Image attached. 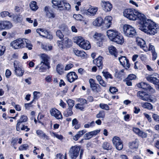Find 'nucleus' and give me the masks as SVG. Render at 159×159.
<instances>
[{"label": "nucleus", "mask_w": 159, "mask_h": 159, "mask_svg": "<svg viewBox=\"0 0 159 159\" xmlns=\"http://www.w3.org/2000/svg\"><path fill=\"white\" fill-rule=\"evenodd\" d=\"M56 68L57 72L59 74H61L63 71V69L64 67L62 65L58 64L57 65Z\"/></svg>", "instance_id": "de8ad7c7"}, {"label": "nucleus", "mask_w": 159, "mask_h": 159, "mask_svg": "<svg viewBox=\"0 0 159 159\" xmlns=\"http://www.w3.org/2000/svg\"><path fill=\"white\" fill-rule=\"evenodd\" d=\"M29 147V146L27 144H24L21 145L19 148L20 151H23L26 150Z\"/></svg>", "instance_id": "4d7b16f0"}, {"label": "nucleus", "mask_w": 159, "mask_h": 159, "mask_svg": "<svg viewBox=\"0 0 159 159\" xmlns=\"http://www.w3.org/2000/svg\"><path fill=\"white\" fill-rule=\"evenodd\" d=\"M72 124V125L74 126V128L76 129H79L81 126L80 124L79 123L78 121L76 118L73 120Z\"/></svg>", "instance_id": "c9c22d12"}, {"label": "nucleus", "mask_w": 159, "mask_h": 159, "mask_svg": "<svg viewBox=\"0 0 159 159\" xmlns=\"http://www.w3.org/2000/svg\"><path fill=\"white\" fill-rule=\"evenodd\" d=\"M74 43H76L79 47L85 50L89 49L91 47L90 43L85 40L81 36H77L74 39Z\"/></svg>", "instance_id": "f03ea898"}, {"label": "nucleus", "mask_w": 159, "mask_h": 159, "mask_svg": "<svg viewBox=\"0 0 159 159\" xmlns=\"http://www.w3.org/2000/svg\"><path fill=\"white\" fill-rule=\"evenodd\" d=\"M64 5V6L66 10H69L70 9L71 6L69 3L67 2L65 0H62L61 5ZM61 10L63 9V8H61Z\"/></svg>", "instance_id": "e433bc0d"}, {"label": "nucleus", "mask_w": 159, "mask_h": 159, "mask_svg": "<svg viewBox=\"0 0 159 159\" xmlns=\"http://www.w3.org/2000/svg\"><path fill=\"white\" fill-rule=\"evenodd\" d=\"M137 85L138 87L149 91L152 93H154L155 92L154 89L150 85L146 83L142 82Z\"/></svg>", "instance_id": "ddd939ff"}, {"label": "nucleus", "mask_w": 159, "mask_h": 159, "mask_svg": "<svg viewBox=\"0 0 159 159\" xmlns=\"http://www.w3.org/2000/svg\"><path fill=\"white\" fill-rule=\"evenodd\" d=\"M103 10L106 12L109 11L112 9V4L108 1H102V4Z\"/></svg>", "instance_id": "b1692460"}, {"label": "nucleus", "mask_w": 159, "mask_h": 159, "mask_svg": "<svg viewBox=\"0 0 159 159\" xmlns=\"http://www.w3.org/2000/svg\"><path fill=\"white\" fill-rule=\"evenodd\" d=\"M119 60L120 64L123 66L126 69L130 67V64L129 60L125 56H122L119 58Z\"/></svg>", "instance_id": "6ab92c4d"}, {"label": "nucleus", "mask_w": 159, "mask_h": 159, "mask_svg": "<svg viewBox=\"0 0 159 159\" xmlns=\"http://www.w3.org/2000/svg\"><path fill=\"white\" fill-rule=\"evenodd\" d=\"M109 52L111 55L116 57L117 56V51L116 48L113 46H111L108 48Z\"/></svg>", "instance_id": "2f4dec72"}, {"label": "nucleus", "mask_w": 159, "mask_h": 159, "mask_svg": "<svg viewBox=\"0 0 159 159\" xmlns=\"http://www.w3.org/2000/svg\"><path fill=\"white\" fill-rule=\"evenodd\" d=\"M19 62L17 61H14V71L15 75L17 76L21 77L23 75L25 70L22 67L19 66Z\"/></svg>", "instance_id": "39448f33"}, {"label": "nucleus", "mask_w": 159, "mask_h": 159, "mask_svg": "<svg viewBox=\"0 0 159 159\" xmlns=\"http://www.w3.org/2000/svg\"><path fill=\"white\" fill-rule=\"evenodd\" d=\"M3 23L4 29L10 28L12 26V23L10 21H3Z\"/></svg>", "instance_id": "a18cd8bd"}, {"label": "nucleus", "mask_w": 159, "mask_h": 159, "mask_svg": "<svg viewBox=\"0 0 159 159\" xmlns=\"http://www.w3.org/2000/svg\"><path fill=\"white\" fill-rule=\"evenodd\" d=\"M36 133L39 137L41 138L46 139L47 140L49 139V136L47 135L41 130L39 129L37 130L36 131Z\"/></svg>", "instance_id": "c85d7f7f"}, {"label": "nucleus", "mask_w": 159, "mask_h": 159, "mask_svg": "<svg viewBox=\"0 0 159 159\" xmlns=\"http://www.w3.org/2000/svg\"><path fill=\"white\" fill-rule=\"evenodd\" d=\"M73 66V65L71 63H70L68 64L67 65L65 68V70H69Z\"/></svg>", "instance_id": "338daca9"}, {"label": "nucleus", "mask_w": 159, "mask_h": 159, "mask_svg": "<svg viewBox=\"0 0 159 159\" xmlns=\"http://www.w3.org/2000/svg\"><path fill=\"white\" fill-rule=\"evenodd\" d=\"M142 107L145 108L150 110L153 108L152 105L150 103L144 102L141 104Z\"/></svg>", "instance_id": "58836bf2"}, {"label": "nucleus", "mask_w": 159, "mask_h": 159, "mask_svg": "<svg viewBox=\"0 0 159 159\" xmlns=\"http://www.w3.org/2000/svg\"><path fill=\"white\" fill-rule=\"evenodd\" d=\"M10 17L12 18L13 21L18 22L20 20V15H15L11 14L9 16Z\"/></svg>", "instance_id": "79ce46f5"}, {"label": "nucleus", "mask_w": 159, "mask_h": 159, "mask_svg": "<svg viewBox=\"0 0 159 159\" xmlns=\"http://www.w3.org/2000/svg\"><path fill=\"white\" fill-rule=\"evenodd\" d=\"M98 10L97 7L91 6L88 10L85 11V13L87 15L93 16L96 14Z\"/></svg>", "instance_id": "5701e85b"}, {"label": "nucleus", "mask_w": 159, "mask_h": 159, "mask_svg": "<svg viewBox=\"0 0 159 159\" xmlns=\"http://www.w3.org/2000/svg\"><path fill=\"white\" fill-rule=\"evenodd\" d=\"M66 102L69 105V108H72L74 105V101L72 99H69L67 100Z\"/></svg>", "instance_id": "09e8293b"}, {"label": "nucleus", "mask_w": 159, "mask_h": 159, "mask_svg": "<svg viewBox=\"0 0 159 159\" xmlns=\"http://www.w3.org/2000/svg\"><path fill=\"white\" fill-rule=\"evenodd\" d=\"M73 17L77 20H81L83 19V16L80 14L74 15Z\"/></svg>", "instance_id": "bf43d9fd"}, {"label": "nucleus", "mask_w": 159, "mask_h": 159, "mask_svg": "<svg viewBox=\"0 0 159 159\" xmlns=\"http://www.w3.org/2000/svg\"><path fill=\"white\" fill-rule=\"evenodd\" d=\"M123 32L126 36L129 37H133L137 35L136 31L134 28L132 26L125 24L123 26Z\"/></svg>", "instance_id": "7ed1b4c3"}, {"label": "nucleus", "mask_w": 159, "mask_h": 159, "mask_svg": "<svg viewBox=\"0 0 159 159\" xmlns=\"http://www.w3.org/2000/svg\"><path fill=\"white\" fill-rule=\"evenodd\" d=\"M112 142L117 150H121L123 148V143L120 138L114 137L113 138Z\"/></svg>", "instance_id": "6e6552de"}, {"label": "nucleus", "mask_w": 159, "mask_h": 159, "mask_svg": "<svg viewBox=\"0 0 159 159\" xmlns=\"http://www.w3.org/2000/svg\"><path fill=\"white\" fill-rule=\"evenodd\" d=\"M99 106L102 109L107 111H108L109 110V107L107 104L104 103H100Z\"/></svg>", "instance_id": "603ef678"}, {"label": "nucleus", "mask_w": 159, "mask_h": 159, "mask_svg": "<svg viewBox=\"0 0 159 159\" xmlns=\"http://www.w3.org/2000/svg\"><path fill=\"white\" fill-rule=\"evenodd\" d=\"M136 76L134 74H130L126 78L129 80H131L135 79Z\"/></svg>", "instance_id": "69168bd1"}, {"label": "nucleus", "mask_w": 159, "mask_h": 159, "mask_svg": "<svg viewBox=\"0 0 159 159\" xmlns=\"http://www.w3.org/2000/svg\"><path fill=\"white\" fill-rule=\"evenodd\" d=\"M105 112L104 111L102 110L99 111L98 113L96 115V117L98 118H103L105 117Z\"/></svg>", "instance_id": "49530a36"}, {"label": "nucleus", "mask_w": 159, "mask_h": 159, "mask_svg": "<svg viewBox=\"0 0 159 159\" xmlns=\"http://www.w3.org/2000/svg\"><path fill=\"white\" fill-rule=\"evenodd\" d=\"M5 49V46L0 45V56H2L4 54Z\"/></svg>", "instance_id": "e2e57ef3"}, {"label": "nucleus", "mask_w": 159, "mask_h": 159, "mask_svg": "<svg viewBox=\"0 0 159 159\" xmlns=\"http://www.w3.org/2000/svg\"><path fill=\"white\" fill-rule=\"evenodd\" d=\"M72 109V108L70 109V108H68L66 111L64 112L63 113L64 116L66 117L71 116L73 114Z\"/></svg>", "instance_id": "ea45409f"}, {"label": "nucleus", "mask_w": 159, "mask_h": 159, "mask_svg": "<svg viewBox=\"0 0 159 159\" xmlns=\"http://www.w3.org/2000/svg\"><path fill=\"white\" fill-rule=\"evenodd\" d=\"M137 96L140 99L144 101H149L151 100L150 95L143 91H139L137 93Z\"/></svg>", "instance_id": "9b49d317"}, {"label": "nucleus", "mask_w": 159, "mask_h": 159, "mask_svg": "<svg viewBox=\"0 0 159 159\" xmlns=\"http://www.w3.org/2000/svg\"><path fill=\"white\" fill-rule=\"evenodd\" d=\"M119 33L116 30H109L107 31V35L109 39L112 41Z\"/></svg>", "instance_id": "412c9836"}, {"label": "nucleus", "mask_w": 159, "mask_h": 159, "mask_svg": "<svg viewBox=\"0 0 159 159\" xmlns=\"http://www.w3.org/2000/svg\"><path fill=\"white\" fill-rule=\"evenodd\" d=\"M52 135L54 137H55L61 140L63 139V137L61 135H59L54 132L52 133Z\"/></svg>", "instance_id": "5fc2aeb1"}, {"label": "nucleus", "mask_w": 159, "mask_h": 159, "mask_svg": "<svg viewBox=\"0 0 159 159\" xmlns=\"http://www.w3.org/2000/svg\"><path fill=\"white\" fill-rule=\"evenodd\" d=\"M101 34L96 33L93 36L94 38L97 39L98 41L97 42V45L99 47L102 45L103 41V38L101 37Z\"/></svg>", "instance_id": "bb28decb"}, {"label": "nucleus", "mask_w": 159, "mask_h": 159, "mask_svg": "<svg viewBox=\"0 0 159 159\" xmlns=\"http://www.w3.org/2000/svg\"><path fill=\"white\" fill-rule=\"evenodd\" d=\"M96 79L99 84L103 87H105L106 86V83L104 81L101 76L98 75L96 76Z\"/></svg>", "instance_id": "4c0bfd02"}, {"label": "nucleus", "mask_w": 159, "mask_h": 159, "mask_svg": "<svg viewBox=\"0 0 159 159\" xmlns=\"http://www.w3.org/2000/svg\"><path fill=\"white\" fill-rule=\"evenodd\" d=\"M117 44H121L124 42L123 37L119 33L112 41Z\"/></svg>", "instance_id": "cd10ccee"}, {"label": "nucleus", "mask_w": 159, "mask_h": 159, "mask_svg": "<svg viewBox=\"0 0 159 159\" xmlns=\"http://www.w3.org/2000/svg\"><path fill=\"white\" fill-rule=\"evenodd\" d=\"M52 2L54 6H57L59 9L63 8V6L61 5L62 0L61 1H55L52 0Z\"/></svg>", "instance_id": "f704fd0d"}, {"label": "nucleus", "mask_w": 159, "mask_h": 159, "mask_svg": "<svg viewBox=\"0 0 159 159\" xmlns=\"http://www.w3.org/2000/svg\"><path fill=\"white\" fill-rule=\"evenodd\" d=\"M93 24L94 26H100L102 25H103V19L101 17H98L93 22Z\"/></svg>", "instance_id": "c756f323"}, {"label": "nucleus", "mask_w": 159, "mask_h": 159, "mask_svg": "<svg viewBox=\"0 0 159 159\" xmlns=\"http://www.w3.org/2000/svg\"><path fill=\"white\" fill-rule=\"evenodd\" d=\"M44 11L46 13V16L49 18H53L55 16V14L53 11L48 7L44 8Z\"/></svg>", "instance_id": "393cba45"}, {"label": "nucleus", "mask_w": 159, "mask_h": 159, "mask_svg": "<svg viewBox=\"0 0 159 159\" xmlns=\"http://www.w3.org/2000/svg\"><path fill=\"white\" fill-rule=\"evenodd\" d=\"M30 7L32 10L34 11L36 10L38 8L36 5V2L35 1H32L30 2Z\"/></svg>", "instance_id": "37998d69"}, {"label": "nucleus", "mask_w": 159, "mask_h": 159, "mask_svg": "<svg viewBox=\"0 0 159 159\" xmlns=\"http://www.w3.org/2000/svg\"><path fill=\"white\" fill-rule=\"evenodd\" d=\"M36 32L40 36L49 39H52V36L45 29H38L36 30Z\"/></svg>", "instance_id": "f8f14e48"}, {"label": "nucleus", "mask_w": 159, "mask_h": 159, "mask_svg": "<svg viewBox=\"0 0 159 159\" xmlns=\"http://www.w3.org/2000/svg\"><path fill=\"white\" fill-rule=\"evenodd\" d=\"M136 42L137 45L145 52L148 51V48L147 47L145 41L140 38H137Z\"/></svg>", "instance_id": "4468645a"}, {"label": "nucleus", "mask_w": 159, "mask_h": 159, "mask_svg": "<svg viewBox=\"0 0 159 159\" xmlns=\"http://www.w3.org/2000/svg\"><path fill=\"white\" fill-rule=\"evenodd\" d=\"M77 101L80 102L75 106V107L77 109H79L81 111L84 110V105L86 104V100L84 99L80 98L78 99Z\"/></svg>", "instance_id": "dca6fc26"}, {"label": "nucleus", "mask_w": 159, "mask_h": 159, "mask_svg": "<svg viewBox=\"0 0 159 159\" xmlns=\"http://www.w3.org/2000/svg\"><path fill=\"white\" fill-rule=\"evenodd\" d=\"M11 13H10L7 11H3L0 13V16L2 18L5 17L7 16L9 17V16L11 15Z\"/></svg>", "instance_id": "864d4df0"}, {"label": "nucleus", "mask_w": 159, "mask_h": 159, "mask_svg": "<svg viewBox=\"0 0 159 159\" xmlns=\"http://www.w3.org/2000/svg\"><path fill=\"white\" fill-rule=\"evenodd\" d=\"M24 39L19 38L12 42L11 45L14 49H19L25 47V45L24 44Z\"/></svg>", "instance_id": "423d86ee"}, {"label": "nucleus", "mask_w": 159, "mask_h": 159, "mask_svg": "<svg viewBox=\"0 0 159 159\" xmlns=\"http://www.w3.org/2000/svg\"><path fill=\"white\" fill-rule=\"evenodd\" d=\"M95 125V123L94 121H92L91 122H89L88 124H86L84 125L85 128H89Z\"/></svg>", "instance_id": "13d9d810"}, {"label": "nucleus", "mask_w": 159, "mask_h": 159, "mask_svg": "<svg viewBox=\"0 0 159 159\" xmlns=\"http://www.w3.org/2000/svg\"><path fill=\"white\" fill-rule=\"evenodd\" d=\"M147 80L153 83L156 85L159 83V75L157 73H154L152 75H148L146 77Z\"/></svg>", "instance_id": "0eeeda50"}, {"label": "nucleus", "mask_w": 159, "mask_h": 159, "mask_svg": "<svg viewBox=\"0 0 159 159\" xmlns=\"http://www.w3.org/2000/svg\"><path fill=\"white\" fill-rule=\"evenodd\" d=\"M93 136H92L90 132L86 133L84 135V138L85 139H89L91 138Z\"/></svg>", "instance_id": "052dcab7"}, {"label": "nucleus", "mask_w": 159, "mask_h": 159, "mask_svg": "<svg viewBox=\"0 0 159 159\" xmlns=\"http://www.w3.org/2000/svg\"><path fill=\"white\" fill-rule=\"evenodd\" d=\"M51 115L57 119H62V116L61 112L57 109L54 108L50 111Z\"/></svg>", "instance_id": "2eb2a0df"}, {"label": "nucleus", "mask_w": 159, "mask_h": 159, "mask_svg": "<svg viewBox=\"0 0 159 159\" xmlns=\"http://www.w3.org/2000/svg\"><path fill=\"white\" fill-rule=\"evenodd\" d=\"M102 147L105 150H109L111 149V146L110 145L109 143L105 142L102 145Z\"/></svg>", "instance_id": "c03bdc74"}, {"label": "nucleus", "mask_w": 159, "mask_h": 159, "mask_svg": "<svg viewBox=\"0 0 159 159\" xmlns=\"http://www.w3.org/2000/svg\"><path fill=\"white\" fill-rule=\"evenodd\" d=\"M50 66V64H48L42 62L39 64L35 68V69H37L39 68V72H45L47 69H49Z\"/></svg>", "instance_id": "a211bd4d"}, {"label": "nucleus", "mask_w": 159, "mask_h": 159, "mask_svg": "<svg viewBox=\"0 0 159 159\" xmlns=\"http://www.w3.org/2000/svg\"><path fill=\"white\" fill-rule=\"evenodd\" d=\"M103 57L101 56H99L98 58L93 60V64L97 66L99 69H101L102 68Z\"/></svg>", "instance_id": "a878e982"}, {"label": "nucleus", "mask_w": 159, "mask_h": 159, "mask_svg": "<svg viewBox=\"0 0 159 159\" xmlns=\"http://www.w3.org/2000/svg\"><path fill=\"white\" fill-rule=\"evenodd\" d=\"M80 150V147L77 145L72 146L69 149V154L71 159H76L78 156Z\"/></svg>", "instance_id": "20e7f679"}, {"label": "nucleus", "mask_w": 159, "mask_h": 159, "mask_svg": "<svg viewBox=\"0 0 159 159\" xmlns=\"http://www.w3.org/2000/svg\"><path fill=\"white\" fill-rule=\"evenodd\" d=\"M40 92L37 91H34L33 93V99L32 100L34 102L35 100H37L40 97L39 94Z\"/></svg>", "instance_id": "8fccbe9b"}, {"label": "nucleus", "mask_w": 159, "mask_h": 159, "mask_svg": "<svg viewBox=\"0 0 159 159\" xmlns=\"http://www.w3.org/2000/svg\"><path fill=\"white\" fill-rule=\"evenodd\" d=\"M123 15L130 20H139L141 22L139 29L147 34L154 35L157 33L158 25L151 20L147 19L145 16L138 10L133 8L125 9Z\"/></svg>", "instance_id": "f257e3e1"}, {"label": "nucleus", "mask_w": 159, "mask_h": 159, "mask_svg": "<svg viewBox=\"0 0 159 159\" xmlns=\"http://www.w3.org/2000/svg\"><path fill=\"white\" fill-rule=\"evenodd\" d=\"M89 81L90 87L93 91L97 92L101 91V89L100 86L98 84L96 83L93 79H90Z\"/></svg>", "instance_id": "9d476101"}, {"label": "nucleus", "mask_w": 159, "mask_h": 159, "mask_svg": "<svg viewBox=\"0 0 159 159\" xmlns=\"http://www.w3.org/2000/svg\"><path fill=\"white\" fill-rule=\"evenodd\" d=\"M109 91L111 93L114 94L118 91V89L115 87H111L110 88Z\"/></svg>", "instance_id": "0e129e2a"}, {"label": "nucleus", "mask_w": 159, "mask_h": 159, "mask_svg": "<svg viewBox=\"0 0 159 159\" xmlns=\"http://www.w3.org/2000/svg\"><path fill=\"white\" fill-rule=\"evenodd\" d=\"M138 145V143L136 140L134 141L130 142L129 143V148L132 149L137 148Z\"/></svg>", "instance_id": "72a5a7b5"}, {"label": "nucleus", "mask_w": 159, "mask_h": 159, "mask_svg": "<svg viewBox=\"0 0 159 159\" xmlns=\"http://www.w3.org/2000/svg\"><path fill=\"white\" fill-rule=\"evenodd\" d=\"M86 131L85 130H83L78 132L77 135L79 138H80L84 134L86 133Z\"/></svg>", "instance_id": "774afa93"}, {"label": "nucleus", "mask_w": 159, "mask_h": 159, "mask_svg": "<svg viewBox=\"0 0 159 159\" xmlns=\"http://www.w3.org/2000/svg\"><path fill=\"white\" fill-rule=\"evenodd\" d=\"M112 142L117 150H121L123 148V143L120 138L114 137L113 138Z\"/></svg>", "instance_id": "1a4fd4ad"}, {"label": "nucleus", "mask_w": 159, "mask_h": 159, "mask_svg": "<svg viewBox=\"0 0 159 159\" xmlns=\"http://www.w3.org/2000/svg\"><path fill=\"white\" fill-rule=\"evenodd\" d=\"M28 118L26 116L22 115L21 116L20 119L17 120V122L16 125V130L17 131H20V125L23 122H25L27 121Z\"/></svg>", "instance_id": "4be33fe9"}, {"label": "nucleus", "mask_w": 159, "mask_h": 159, "mask_svg": "<svg viewBox=\"0 0 159 159\" xmlns=\"http://www.w3.org/2000/svg\"><path fill=\"white\" fill-rule=\"evenodd\" d=\"M66 77L68 81L72 83L78 79V76L75 72H71L67 74Z\"/></svg>", "instance_id": "f3484780"}, {"label": "nucleus", "mask_w": 159, "mask_h": 159, "mask_svg": "<svg viewBox=\"0 0 159 159\" xmlns=\"http://www.w3.org/2000/svg\"><path fill=\"white\" fill-rule=\"evenodd\" d=\"M138 135L142 138H146L147 137V134L141 130Z\"/></svg>", "instance_id": "680f3d73"}, {"label": "nucleus", "mask_w": 159, "mask_h": 159, "mask_svg": "<svg viewBox=\"0 0 159 159\" xmlns=\"http://www.w3.org/2000/svg\"><path fill=\"white\" fill-rule=\"evenodd\" d=\"M56 35L60 39H62L64 37L63 35L60 30H58L56 31Z\"/></svg>", "instance_id": "6e6d98bb"}, {"label": "nucleus", "mask_w": 159, "mask_h": 159, "mask_svg": "<svg viewBox=\"0 0 159 159\" xmlns=\"http://www.w3.org/2000/svg\"><path fill=\"white\" fill-rule=\"evenodd\" d=\"M103 75L106 79L110 78L111 79H112L113 77L108 72L105 71H103L102 72Z\"/></svg>", "instance_id": "3c124183"}, {"label": "nucleus", "mask_w": 159, "mask_h": 159, "mask_svg": "<svg viewBox=\"0 0 159 159\" xmlns=\"http://www.w3.org/2000/svg\"><path fill=\"white\" fill-rule=\"evenodd\" d=\"M112 17L110 16H106L103 20V26L106 28H109L112 24Z\"/></svg>", "instance_id": "aec40b11"}, {"label": "nucleus", "mask_w": 159, "mask_h": 159, "mask_svg": "<svg viewBox=\"0 0 159 159\" xmlns=\"http://www.w3.org/2000/svg\"><path fill=\"white\" fill-rule=\"evenodd\" d=\"M24 44L26 48H28L29 50H31L32 49V45L31 44L30 42L28 40L25 39H24Z\"/></svg>", "instance_id": "a19ab883"}, {"label": "nucleus", "mask_w": 159, "mask_h": 159, "mask_svg": "<svg viewBox=\"0 0 159 159\" xmlns=\"http://www.w3.org/2000/svg\"><path fill=\"white\" fill-rule=\"evenodd\" d=\"M73 51L76 56L81 57H84L86 54L85 52H84L78 50L76 49H74Z\"/></svg>", "instance_id": "473e14b6"}, {"label": "nucleus", "mask_w": 159, "mask_h": 159, "mask_svg": "<svg viewBox=\"0 0 159 159\" xmlns=\"http://www.w3.org/2000/svg\"><path fill=\"white\" fill-rule=\"evenodd\" d=\"M40 57L41 58V62L50 64L49 62V58L47 55L45 54H42L41 55Z\"/></svg>", "instance_id": "7c9ffc66"}]
</instances>
